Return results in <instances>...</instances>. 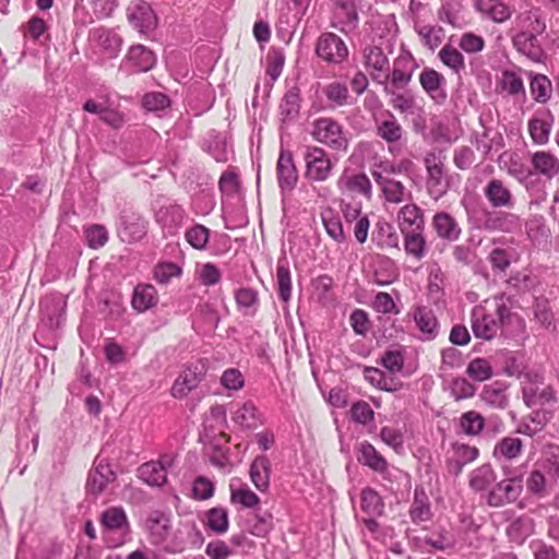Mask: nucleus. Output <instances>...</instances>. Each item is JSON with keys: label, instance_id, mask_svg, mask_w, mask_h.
<instances>
[{"label": "nucleus", "instance_id": "obj_1", "mask_svg": "<svg viewBox=\"0 0 559 559\" xmlns=\"http://www.w3.org/2000/svg\"><path fill=\"white\" fill-rule=\"evenodd\" d=\"M493 312H487L483 307H475L471 314L472 331L477 338L493 340L500 330L518 319L511 312V298L506 294L492 298Z\"/></svg>", "mask_w": 559, "mask_h": 559}, {"label": "nucleus", "instance_id": "obj_2", "mask_svg": "<svg viewBox=\"0 0 559 559\" xmlns=\"http://www.w3.org/2000/svg\"><path fill=\"white\" fill-rule=\"evenodd\" d=\"M314 141L329 147L332 151L346 152L348 150V139L342 124L330 117H321L312 122L310 132Z\"/></svg>", "mask_w": 559, "mask_h": 559}, {"label": "nucleus", "instance_id": "obj_3", "mask_svg": "<svg viewBox=\"0 0 559 559\" xmlns=\"http://www.w3.org/2000/svg\"><path fill=\"white\" fill-rule=\"evenodd\" d=\"M445 156L441 152H428L424 157V164L427 170L426 188L429 195L439 200L449 189V180L444 168Z\"/></svg>", "mask_w": 559, "mask_h": 559}, {"label": "nucleus", "instance_id": "obj_4", "mask_svg": "<svg viewBox=\"0 0 559 559\" xmlns=\"http://www.w3.org/2000/svg\"><path fill=\"white\" fill-rule=\"evenodd\" d=\"M305 178L310 182L326 181L333 171L334 164L330 154L320 146H307L304 153Z\"/></svg>", "mask_w": 559, "mask_h": 559}, {"label": "nucleus", "instance_id": "obj_5", "mask_svg": "<svg viewBox=\"0 0 559 559\" xmlns=\"http://www.w3.org/2000/svg\"><path fill=\"white\" fill-rule=\"evenodd\" d=\"M522 386L523 402L527 407L544 405L556 401V393L551 385L544 384V377L540 372H525Z\"/></svg>", "mask_w": 559, "mask_h": 559}, {"label": "nucleus", "instance_id": "obj_6", "mask_svg": "<svg viewBox=\"0 0 559 559\" xmlns=\"http://www.w3.org/2000/svg\"><path fill=\"white\" fill-rule=\"evenodd\" d=\"M416 68L415 60L409 52L401 53L393 62V69L383 74L378 84L383 86V90H404L413 78V72Z\"/></svg>", "mask_w": 559, "mask_h": 559}, {"label": "nucleus", "instance_id": "obj_7", "mask_svg": "<svg viewBox=\"0 0 559 559\" xmlns=\"http://www.w3.org/2000/svg\"><path fill=\"white\" fill-rule=\"evenodd\" d=\"M147 233V222L132 209H123L117 223V235L127 243L141 240Z\"/></svg>", "mask_w": 559, "mask_h": 559}, {"label": "nucleus", "instance_id": "obj_8", "mask_svg": "<svg viewBox=\"0 0 559 559\" xmlns=\"http://www.w3.org/2000/svg\"><path fill=\"white\" fill-rule=\"evenodd\" d=\"M206 371L207 367L203 361H195L187 365L171 386V396L178 400L186 397L203 381Z\"/></svg>", "mask_w": 559, "mask_h": 559}, {"label": "nucleus", "instance_id": "obj_9", "mask_svg": "<svg viewBox=\"0 0 559 559\" xmlns=\"http://www.w3.org/2000/svg\"><path fill=\"white\" fill-rule=\"evenodd\" d=\"M316 55L329 64H340L348 57L344 40L334 33L321 34L316 43Z\"/></svg>", "mask_w": 559, "mask_h": 559}, {"label": "nucleus", "instance_id": "obj_10", "mask_svg": "<svg viewBox=\"0 0 559 559\" xmlns=\"http://www.w3.org/2000/svg\"><path fill=\"white\" fill-rule=\"evenodd\" d=\"M523 491L522 475L511 476L496 484L487 495V503L499 508L516 501Z\"/></svg>", "mask_w": 559, "mask_h": 559}, {"label": "nucleus", "instance_id": "obj_11", "mask_svg": "<svg viewBox=\"0 0 559 559\" xmlns=\"http://www.w3.org/2000/svg\"><path fill=\"white\" fill-rule=\"evenodd\" d=\"M276 178L281 192H292L298 182V170L289 150L281 148L276 163Z\"/></svg>", "mask_w": 559, "mask_h": 559}, {"label": "nucleus", "instance_id": "obj_12", "mask_svg": "<svg viewBox=\"0 0 559 559\" xmlns=\"http://www.w3.org/2000/svg\"><path fill=\"white\" fill-rule=\"evenodd\" d=\"M483 193L492 209L511 210L515 205L514 195L509 186L501 179L491 178L483 188Z\"/></svg>", "mask_w": 559, "mask_h": 559}, {"label": "nucleus", "instance_id": "obj_13", "mask_svg": "<svg viewBox=\"0 0 559 559\" xmlns=\"http://www.w3.org/2000/svg\"><path fill=\"white\" fill-rule=\"evenodd\" d=\"M170 455H163L158 461H150L138 468V477L152 487H162L167 483V469L173 465Z\"/></svg>", "mask_w": 559, "mask_h": 559}, {"label": "nucleus", "instance_id": "obj_14", "mask_svg": "<svg viewBox=\"0 0 559 559\" xmlns=\"http://www.w3.org/2000/svg\"><path fill=\"white\" fill-rule=\"evenodd\" d=\"M117 475L105 459L97 456L94 461L93 468L90 471L86 489L92 495L102 493L106 487L115 481Z\"/></svg>", "mask_w": 559, "mask_h": 559}, {"label": "nucleus", "instance_id": "obj_15", "mask_svg": "<svg viewBox=\"0 0 559 559\" xmlns=\"http://www.w3.org/2000/svg\"><path fill=\"white\" fill-rule=\"evenodd\" d=\"M513 44V47L518 52L525 56L533 62L544 63L547 59V55L542 47L537 36L528 33H514L509 34Z\"/></svg>", "mask_w": 559, "mask_h": 559}, {"label": "nucleus", "instance_id": "obj_16", "mask_svg": "<svg viewBox=\"0 0 559 559\" xmlns=\"http://www.w3.org/2000/svg\"><path fill=\"white\" fill-rule=\"evenodd\" d=\"M423 90L436 104H443L447 100V80L432 68H424L418 76Z\"/></svg>", "mask_w": 559, "mask_h": 559}, {"label": "nucleus", "instance_id": "obj_17", "mask_svg": "<svg viewBox=\"0 0 559 559\" xmlns=\"http://www.w3.org/2000/svg\"><path fill=\"white\" fill-rule=\"evenodd\" d=\"M546 27L543 11L539 8H532L515 16L513 27L510 28L509 34L524 32L542 35L546 31Z\"/></svg>", "mask_w": 559, "mask_h": 559}, {"label": "nucleus", "instance_id": "obj_18", "mask_svg": "<svg viewBox=\"0 0 559 559\" xmlns=\"http://www.w3.org/2000/svg\"><path fill=\"white\" fill-rule=\"evenodd\" d=\"M531 174L552 180L559 176V158L548 151H537L531 154Z\"/></svg>", "mask_w": 559, "mask_h": 559}, {"label": "nucleus", "instance_id": "obj_19", "mask_svg": "<svg viewBox=\"0 0 559 559\" xmlns=\"http://www.w3.org/2000/svg\"><path fill=\"white\" fill-rule=\"evenodd\" d=\"M128 20L140 33L153 31L157 25V17L151 5L139 1L128 8Z\"/></svg>", "mask_w": 559, "mask_h": 559}, {"label": "nucleus", "instance_id": "obj_20", "mask_svg": "<svg viewBox=\"0 0 559 559\" xmlns=\"http://www.w3.org/2000/svg\"><path fill=\"white\" fill-rule=\"evenodd\" d=\"M520 227V217L519 215L506 212V211H495V212H486L485 218L481 225L487 231H500V233H513L515 229Z\"/></svg>", "mask_w": 559, "mask_h": 559}, {"label": "nucleus", "instance_id": "obj_21", "mask_svg": "<svg viewBox=\"0 0 559 559\" xmlns=\"http://www.w3.org/2000/svg\"><path fill=\"white\" fill-rule=\"evenodd\" d=\"M365 67L369 71L373 82L378 83L383 74L390 70V61L383 49L376 45H369L364 49Z\"/></svg>", "mask_w": 559, "mask_h": 559}, {"label": "nucleus", "instance_id": "obj_22", "mask_svg": "<svg viewBox=\"0 0 559 559\" xmlns=\"http://www.w3.org/2000/svg\"><path fill=\"white\" fill-rule=\"evenodd\" d=\"M231 419L246 430H254L264 424L263 414L252 401H246L234 411Z\"/></svg>", "mask_w": 559, "mask_h": 559}, {"label": "nucleus", "instance_id": "obj_23", "mask_svg": "<svg viewBox=\"0 0 559 559\" xmlns=\"http://www.w3.org/2000/svg\"><path fill=\"white\" fill-rule=\"evenodd\" d=\"M145 524L153 543L160 544L170 534L171 515L169 512L153 510L148 513Z\"/></svg>", "mask_w": 559, "mask_h": 559}, {"label": "nucleus", "instance_id": "obj_24", "mask_svg": "<svg viewBox=\"0 0 559 559\" xmlns=\"http://www.w3.org/2000/svg\"><path fill=\"white\" fill-rule=\"evenodd\" d=\"M554 124V116L550 110L537 112L528 121V132L533 142L537 145H544L549 141V135Z\"/></svg>", "mask_w": 559, "mask_h": 559}, {"label": "nucleus", "instance_id": "obj_25", "mask_svg": "<svg viewBox=\"0 0 559 559\" xmlns=\"http://www.w3.org/2000/svg\"><path fill=\"white\" fill-rule=\"evenodd\" d=\"M412 316L416 328L423 334L421 340L432 341L437 337L439 333V323L431 309L426 306H416Z\"/></svg>", "mask_w": 559, "mask_h": 559}, {"label": "nucleus", "instance_id": "obj_26", "mask_svg": "<svg viewBox=\"0 0 559 559\" xmlns=\"http://www.w3.org/2000/svg\"><path fill=\"white\" fill-rule=\"evenodd\" d=\"M499 163L507 174L514 178L521 185L527 186L532 179L531 167L526 166L516 153H503L499 157Z\"/></svg>", "mask_w": 559, "mask_h": 559}, {"label": "nucleus", "instance_id": "obj_27", "mask_svg": "<svg viewBox=\"0 0 559 559\" xmlns=\"http://www.w3.org/2000/svg\"><path fill=\"white\" fill-rule=\"evenodd\" d=\"M432 227L439 238L450 242L456 241L462 234L459 223L448 212H437L432 217Z\"/></svg>", "mask_w": 559, "mask_h": 559}, {"label": "nucleus", "instance_id": "obj_28", "mask_svg": "<svg viewBox=\"0 0 559 559\" xmlns=\"http://www.w3.org/2000/svg\"><path fill=\"white\" fill-rule=\"evenodd\" d=\"M90 39L96 43L109 57H117L122 45V39L116 32L103 26L93 28L90 32Z\"/></svg>", "mask_w": 559, "mask_h": 559}, {"label": "nucleus", "instance_id": "obj_29", "mask_svg": "<svg viewBox=\"0 0 559 559\" xmlns=\"http://www.w3.org/2000/svg\"><path fill=\"white\" fill-rule=\"evenodd\" d=\"M399 227L402 234L425 229L423 211L416 204H406L397 213Z\"/></svg>", "mask_w": 559, "mask_h": 559}, {"label": "nucleus", "instance_id": "obj_30", "mask_svg": "<svg viewBox=\"0 0 559 559\" xmlns=\"http://www.w3.org/2000/svg\"><path fill=\"white\" fill-rule=\"evenodd\" d=\"M337 188L342 192L359 193L366 197L371 194V182L362 173L345 171L337 180Z\"/></svg>", "mask_w": 559, "mask_h": 559}, {"label": "nucleus", "instance_id": "obj_31", "mask_svg": "<svg viewBox=\"0 0 559 559\" xmlns=\"http://www.w3.org/2000/svg\"><path fill=\"white\" fill-rule=\"evenodd\" d=\"M186 217V211L176 203L162 205L155 213L156 222L169 233L180 227Z\"/></svg>", "mask_w": 559, "mask_h": 559}, {"label": "nucleus", "instance_id": "obj_32", "mask_svg": "<svg viewBox=\"0 0 559 559\" xmlns=\"http://www.w3.org/2000/svg\"><path fill=\"white\" fill-rule=\"evenodd\" d=\"M158 304V294L156 288L151 284H138L134 287L131 305L132 308L143 313Z\"/></svg>", "mask_w": 559, "mask_h": 559}, {"label": "nucleus", "instance_id": "obj_33", "mask_svg": "<svg viewBox=\"0 0 559 559\" xmlns=\"http://www.w3.org/2000/svg\"><path fill=\"white\" fill-rule=\"evenodd\" d=\"M549 419L550 417L545 409L533 411L520 420L515 431L520 435L534 437L545 428Z\"/></svg>", "mask_w": 559, "mask_h": 559}, {"label": "nucleus", "instance_id": "obj_34", "mask_svg": "<svg viewBox=\"0 0 559 559\" xmlns=\"http://www.w3.org/2000/svg\"><path fill=\"white\" fill-rule=\"evenodd\" d=\"M271 462L265 455L257 456L250 465V478L260 491L270 486Z\"/></svg>", "mask_w": 559, "mask_h": 559}, {"label": "nucleus", "instance_id": "obj_35", "mask_svg": "<svg viewBox=\"0 0 559 559\" xmlns=\"http://www.w3.org/2000/svg\"><path fill=\"white\" fill-rule=\"evenodd\" d=\"M376 182L381 187L388 202L401 203L408 194L405 186L397 180L383 177L381 174L373 173Z\"/></svg>", "mask_w": 559, "mask_h": 559}, {"label": "nucleus", "instance_id": "obj_36", "mask_svg": "<svg viewBox=\"0 0 559 559\" xmlns=\"http://www.w3.org/2000/svg\"><path fill=\"white\" fill-rule=\"evenodd\" d=\"M477 10L496 23H503L510 19L511 9L500 0H477Z\"/></svg>", "mask_w": 559, "mask_h": 559}, {"label": "nucleus", "instance_id": "obj_37", "mask_svg": "<svg viewBox=\"0 0 559 559\" xmlns=\"http://www.w3.org/2000/svg\"><path fill=\"white\" fill-rule=\"evenodd\" d=\"M300 102V90L297 86L286 91L280 104V114L284 122L293 121L299 116Z\"/></svg>", "mask_w": 559, "mask_h": 559}, {"label": "nucleus", "instance_id": "obj_38", "mask_svg": "<svg viewBox=\"0 0 559 559\" xmlns=\"http://www.w3.org/2000/svg\"><path fill=\"white\" fill-rule=\"evenodd\" d=\"M127 60L132 64L135 72H146L153 68L155 55L143 45L132 46L127 55Z\"/></svg>", "mask_w": 559, "mask_h": 559}, {"label": "nucleus", "instance_id": "obj_39", "mask_svg": "<svg viewBox=\"0 0 559 559\" xmlns=\"http://www.w3.org/2000/svg\"><path fill=\"white\" fill-rule=\"evenodd\" d=\"M358 462L370 467L376 472H384L388 467L385 459L368 441H364L358 447Z\"/></svg>", "mask_w": 559, "mask_h": 559}, {"label": "nucleus", "instance_id": "obj_40", "mask_svg": "<svg viewBox=\"0 0 559 559\" xmlns=\"http://www.w3.org/2000/svg\"><path fill=\"white\" fill-rule=\"evenodd\" d=\"M481 401L490 407L503 409L508 405L506 385L501 382H495L483 388L480 393Z\"/></svg>", "mask_w": 559, "mask_h": 559}, {"label": "nucleus", "instance_id": "obj_41", "mask_svg": "<svg viewBox=\"0 0 559 559\" xmlns=\"http://www.w3.org/2000/svg\"><path fill=\"white\" fill-rule=\"evenodd\" d=\"M385 95L390 96L391 106L401 114H414L416 109L415 96L409 92H400V90H383Z\"/></svg>", "mask_w": 559, "mask_h": 559}, {"label": "nucleus", "instance_id": "obj_42", "mask_svg": "<svg viewBox=\"0 0 559 559\" xmlns=\"http://www.w3.org/2000/svg\"><path fill=\"white\" fill-rule=\"evenodd\" d=\"M523 442L516 437L502 438L493 449V456L497 459H504L508 461L514 460L522 454Z\"/></svg>", "mask_w": 559, "mask_h": 559}, {"label": "nucleus", "instance_id": "obj_43", "mask_svg": "<svg viewBox=\"0 0 559 559\" xmlns=\"http://www.w3.org/2000/svg\"><path fill=\"white\" fill-rule=\"evenodd\" d=\"M533 528L534 523L532 519L527 516H519L509 524L507 535L511 542L522 545L533 533Z\"/></svg>", "mask_w": 559, "mask_h": 559}, {"label": "nucleus", "instance_id": "obj_44", "mask_svg": "<svg viewBox=\"0 0 559 559\" xmlns=\"http://www.w3.org/2000/svg\"><path fill=\"white\" fill-rule=\"evenodd\" d=\"M404 236V249L408 255L421 260L427 252V242L424 230L406 231Z\"/></svg>", "mask_w": 559, "mask_h": 559}, {"label": "nucleus", "instance_id": "obj_45", "mask_svg": "<svg viewBox=\"0 0 559 559\" xmlns=\"http://www.w3.org/2000/svg\"><path fill=\"white\" fill-rule=\"evenodd\" d=\"M372 240L381 248L399 249L400 237L394 227L385 222L378 223L372 234Z\"/></svg>", "mask_w": 559, "mask_h": 559}, {"label": "nucleus", "instance_id": "obj_46", "mask_svg": "<svg viewBox=\"0 0 559 559\" xmlns=\"http://www.w3.org/2000/svg\"><path fill=\"white\" fill-rule=\"evenodd\" d=\"M39 436L33 430L31 425L22 428L17 433L16 448L17 452L23 455L33 456L38 448Z\"/></svg>", "mask_w": 559, "mask_h": 559}, {"label": "nucleus", "instance_id": "obj_47", "mask_svg": "<svg viewBox=\"0 0 559 559\" xmlns=\"http://www.w3.org/2000/svg\"><path fill=\"white\" fill-rule=\"evenodd\" d=\"M399 278V270L391 259H381L373 272V282L379 286H386Z\"/></svg>", "mask_w": 559, "mask_h": 559}, {"label": "nucleus", "instance_id": "obj_48", "mask_svg": "<svg viewBox=\"0 0 559 559\" xmlns=\"http://www.w3.org/2000/svg\"><path fill=\"white\" fill-rule=\"evenodd\" d=\"M496 480V474L490 464H484L469 474V486L475 491L486 490Z\"/></svg>", "mask_w": 559, "mask_h": 559}, {"label": "nucleus", "instance_id": "obj_49", "mask_svg": "<svg viewBox=\"0 0 559 559\" xmlns=\"http://www.w3.org/2000/svg\"><path fill=\"white\" fill-rule=\"evenodd\" d=\"M276 282L280 298L288 302L292 297V278L288 262L286 259L278 260L276 266Z\"/></svg>", "mask_w": 559, "mask_h": 559}, {"label": "nucleus", "instance_id": "obj_50", "mask_svg": "<svg viewBox=\"0 0 559 559\" xmlns=\"http://www.w3.org/2000/svg\"><path fill=\"white\" fill-rule=\"evenodd\" d=\"M360 508L369 516H380L383 513L384 504L374 489L365 488L361 491Z\"/></svg>", "mask_w": 559, "mask_h": 559}, {"label": "nucleus", "instance_id": "obj_51", "mask_svg": "<svg viewBox=\"0 0 559 559\" xmlns=\"http://www.w3.org/2000/svg\"><path fill=\"white\" fill-rule=\"evenodd\" d=\"M102 524L110 531H127L129 527L126 512L118 507L109 508L103 512Z\"/></svg>", "mask_w": 559, "mask_h": 559}, {"label": "nucleus", "instance_id": "obj_52", "mask_svg": "<svg viewBox=\"0 0 559 559\" xmlns=\"http://www.w3.org/2000/svg\"><path fill=\"white\" fill-rule=\"evenodd\" d=\"M411 519L414 523L426 522L430 519V506L427 496L421 490H415V498L409 510Z\"/></svg>", "mask_w": 559, "mask_h": 559}, {"label": "nucleus", "instance_id": "obj_53", "mask_svg": "<svg viewBox=\"0 0 559 559\" xmlns=\"http://www.w3.org/2000/svg\"><path fill=\"white\" fill-rule=\"evenodd\" d=\"M365 379L373 386L388 391L394 392L397 390V385L393 379L385 376V373L376 367H365L364 370Z\"/></svg>", "mask_w": 559, "mask_h": 559}, {"label": "nucleus", "instance_id": "obj_54", "mask_svg": "<svg viewBox=\"0 0 559 559\" xmlns=\"http://www.w3.org/2000/svg\"><path fill=\"white\" fill-rule=\"evenodd\" d=\"M210 229L202 224H194L186 230L187 242L197 250H205L210 240Z\"/></svg>", "mask_w": 559, "mask_h": 559}, {"label": "nucleus", "instance_id": "obj_55", "mask_svg": "<svg viewBox=\"0 0 559 559\" xmlns=\"http://www.w3.org/2000/svg\"><path fill=\"white\" fill-rule=\"evenodd\" d=\"M273 527V516L269 512L254 514L247 521V530L257 537H265Z\"/></svg>", "mask_w": 559, "mask_h": 559}, {"label": "nucleus", "instance_id": "obj_56", "mask_svg": "<svg viewBox=\"0 0 559 559\" xmlns=\"http://www.w3.org/2000/svg\"><path fill=\"white\" fill-rule=\"evenodd\" d=\"M462 431L467 436H477L484 429L485 418L476 411H468L460 418Z\"/></svg>", "mask_w": 559, "mask_h": 559}, {"label": "nucleus", "instance_id": "obj_57", "mask_svg": "<svg viewBox=\"0 0 559 559\" xmlns=\"http://www.w3.org/2000/svg\"><path fill=\"white\" fill-rule=\"evenodd\" d=\"M466 373L474 381L484 382L492 377L493 370L487 359L474 358L468 362Z\"/></svg>", "mask_w": 559, "mask_h": 559}, {"label": "nucleus", "instance_id": "obj_58", "mask_svg": "<svg viewBox=\"0 0 559 559\" xmlns=\"http://www.w3.org/2000/svg\"><path fill=\"white\" fill-rule=\"evenodd\" d=\"M438 56L443 64L452 69L455 73H460L465 68L463 55L451 45H444Z\"/></svg>", "mask_w": 559, "mask_h": 559}, {"label": "nucleus", "instance_id": "obj_59", "mask_svg": "<svg viewBox=\"0 0 559 559\" xmlns=\"http://www.w3.org/2000/svg\"><path fill=\"white\" fill-rule=\"evenodd\" d=\"M390 118L378 124L377 134L388 143H395L401 140L403 130L393 115Z\"/></svg>", "mask_w": 559, "mask_h": 559}, {"label": "nucleus", "instance_id": "obj_60", "mask_svg": "<svg viewBox=\"0 0 559 559\" xmlns=\"http://www.w3.org/2000/svg\"><path fill=\"white\" fill-rule=\"evenodd\" d=\"M323 94L330 103L335 107L345 106L348 103V88L345 84L340 82H332L324 86Z\"/></svg>", "mask_w": 559, "mask_h": 559}, {"label": "nucleus", "instance_id": "obj_61", "mask_svg": "<svg viewBox=\"0 0 559 559\" xmlns=\"http://www.w3.org/2000/svg\"><path fill=\"white\" fill-rule=\"evenodd\" d=\"M285 55L281 48L272 47L266 56V74L275 82L284 68Z\"/></svg>", "mask_w": 559, "mask_h": 559}, {"label": "nucleus", "instance_id": "obj_62", "mask_svg": "<svg viewBox=\"0 0 559 559\" xmlns=\"http://www.w3.org/2000/svg\"><path fill=\"white\" fill-rule=\"evenodd\" d=\"M531 92L538 103H546L551 96V82L543 74L535 75L531 81Z\"/></svg>", "mask_w": 559, "mask_h": 559}, {"label": "nucleus", "instance_id": "obj_63", "mask_svg": "<svg viewBox=\"0 0 559 559\" xmlns=\"http://www.w3.org/2000/svg\"><path fill=\"white\" fill-rule=\"evenodd\" d=\"M206 525L213 532L222 534L228 530V512L224 508H212L206 513Z\"/></svg>", "mask_w": 559, "mask_h": 559}, {"label": "nucleus", "instance_id": "obj_64", "mask_svg": "<svg viewBox=\"0 0 559 559\" xmlns=\"http://www.w3.org/2000/svg\"><path fill=\"white\" fill-rule=\"evenodd\" d=\"M543 467L551 479H559V445H548L545 452Z\"/></svg>", "mask_w": 559, "mask_h": 559}]
</instances>
